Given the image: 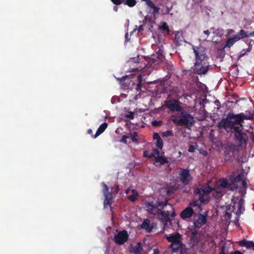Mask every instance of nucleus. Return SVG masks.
I'll use <instances>...</instances> for the list:
<instances>
[{
    "label": "nucleus",
    "mask_w": 254,
    "mask_h": 254,
    "mask_svg": "<svg viewBox=\"0 0 254 254\" xmlns=\"http://www.w3.org/2000/svg\"><path fill=\"white\" fill-rule=\"evenodd\" d=\"M254 115L248 111L246 114L241 113L235 114L233 113H229L225 118L218 123V127L220 129H224L227 132H234V137L239 146L246 145L247 143V135L242 131L241 128L243 127V124L245 120H252L254 119Z\"/></svg>",
    "instance_id": "nucleus-1"
},
{
    "label": "nucleus",
    "mask_w": 254,
    "mask_h": 254,
    "mask_svg": "<svg viewBox=\"0 0 254 254\" xmlns=\"http://www.w3.org/2000/svg\"><path fill=\"white\" fill-rule=\"evenodd\" d=\"M195 62L191 67L192 72L199 75L207 74L211 65L210 64L209 58L206 53L205 49L201 47H193Z\"/></svg>",
    "instance_id": "nucleus-2"
},
{
    "label": "nucleus",
    "mask_w": 254,
    "mask_h": 254,
    "mask_svg": "<svg viewBox=\"0 0 254 254\" xmlns=\"http://www.w3.org/2000/svg\"><path fill=\"white\" fill-rule=\"evenodd\" d=\"M169 205L168 200H157L156 202L151 201L146 203V210L150 214L161 216L162 222L167 224L170 222V210H165L163 209Z\"/></svg>",
    "instance_id": "nucleus-3"
},
{
    "label": "nucleus",
    "mask_w": 254,
    "mask_h": 254,
    "mask_svg": "<svg viewBox=\"0 0 254 254\" xmlns=\"http://www.w3.org/2000/svg\"><path fill=\"white\" fill-rule=\"evenodd\" d=\"M120 80L122 84H125L128 88L135 89L137 92L141 91L143 85L145 83L141 74L126 75L122 77Z\"/></svg>",
    "instance_id": "nucleus-4"
},
{
    "label": "nucleus",
    "mask_w": 254,
    "mask_h": 254,
    "mask_svg": "<svg viewBox=\"0 0 254 254\" xmlns=\"http://www.w3.org/2000/svg\"><path fill=\"white\" fill-rule=\"evenodd\" d=\"M173 123L178 126L191 127L194 123L193 117L183 109L172 116Z\"/></svg>",
    "instance_id": "nucleus-5"
},
{
    "label": "nucleus",
    "mask_w": 254,
    "mask_h": 254,
    "mask_svg": "<svg viewBox=\"0 0 254 254\" xmlns=\"http://www.w3.org/2000/svg\"><path fill=\"white\" fill-rule=\"evenodd\" d=\"M179 179L185 186L190 185L193 180V177L188 169H181L179 173Z\"/></svg>",
    "instance_id": "nucleus-6"
},
{
    "label": "nucleus",
    "mask_w": 254,
    "mask_h": 254,
    "mask_svg": "<svg viewBox=\"0 0 254 254\" xmlns=\"http://www.w3.org/2000/svg\"><path fill=\"white\" fill-rule=\"evenodd\" d=\"M165 107L172 112H178L183 109L180 105V102L176 99L167 100L165 102Z\"/></svg>",
    "instance_id": "nucleus-7"
},
{
    "label": "nucleus",
    "mask_w": 254,
    "mask_h": 254,
    "mask_svg": "<svg viewBox=\"0 0 254 254\" xmlns=\"http://www.w3.org/2000/svg\"><path fill=\"white\" fill-rule=\"evenodd\" d=\"M170 248L173 253H178L177 254H188V249L186 246L182 243L179 244H171Z\"/></svg>",
    "instance_id": "nucleus-8"
},
{
    "label": "nucleus",
    "mask_w": 254,
    "mask_h": 254,
    "mask_svg": "<svg viewBox=\"0 0 254 254\" xmlns=\"http://www.w3.org/2000/svg\"><path fill=\"white\" fill-rule=\"evenodd\" d=\"M128 235L126 230L120 231L118 234L115 235L114 241L118 245H123L128 240Z\"/></svg>",
    "instance_id": "nucleus-9"
},
{
    "label": "nucleus",
    "mask_w": 254,
    "mask_h": 254,
    "mask_svg": "<svg viewBox=\"0 0 254 254\" xmlns=\"http://www.w3.org/2000/svg\"><path fill=\"white\" fill-rule=\"evenodd\" d=\"M165 56L163 55V54L162 53L158 52L156 54H154L151 56V57L149 58L148 64L150 65V66L153 65H155L163 62Z\"/></svg>",
    "instance_id": "nucleus-10"
},
{
    "label": "nucleus",
    "mask_w": 254,
    "mask_h": 254,
    "mask_svg": "<svg viewBox=\"0 0 254 254\" xmlns=\"http://www.w3.org/2000/svg\"><path fill=\"white\" fill-rule=\"evenodd\" d=\"M207 213L202 214L201 213L198 214L197 218L194 221L193 225L195 229H199L203 225H204L207 220Z\"/></svg>",
    "instance_id": "nucleus-11"
},
{
    "label": "nucleus",
    "mask_w": 254,
    "mask_h": 254,
    "mask_svg": "<svg viewBox=\"0 0 254 254\" xmlns=\"http://www.w3.org/2000/svg\"><path fill=\"white\" fill-rule=\"evenodd\" d=\"M182 236L178 232L170 235L166 237L167 240L169 242H171V244H179V243H182Z\"/></svg>",
    "instance_id": "nucleus-12"
},
{
    "label": "nucleus",
    "mask_w": 254,
    "mask_h": 254,
    "mask_svg": "<svg viewBox=\"0 0 254 254\" xmlns=\"http://www.w3.org/2000/svg\"><path fill=\"white\" fill-rule=\"evenodd\" d=\"M194 213V209L191 207H187L183 210L181 214L180 217L183 220H186L190 218Z\"/></svg>",
    "instance_id": "nucleus-13"
},
{
    "label": "nucleus",
    "mask_w": 254,
    "mask_h": 254,
    "mask_svg": "<svg viewBox=\"0 0 254 254\" xmlns=\"http://www.w3.org/2000/svg\"><path fill=\"white\" fill-rule=\"evenodd\" d=\"M146 5L148 7H150L152 9V13L154 17L158 16L159 13L160 7L155 5L154 2L151 0H146Z\"/></svg>",
    "instance_id": "nucleus-14"
},
{
    "label": "nucleus",
    "mask_w": 254,
    "mask_h": 254,
    "mask_svg": "<svg viewBox=\"0 0 254 254\" xmlns=\"http://www.w3.org/2000/svg\"><path fill=\"white\" fill-rule=\"evenodd\" d=\"M239 245L241 247H245L248 249L253 250L254 251V242L253 241L244 239L239 242Z\"/></svg>",
    "instance_id": "nucleus-15"
},
{
    "label": "nucleus",
    "mask_w": 254,
    "mask_h": 254,
    "mask_svg": "<svg viewBox=\"0 0 254 254\" xmlns=\"http://www.w3.org/2000/svg\"><path fill=\"white\" fill-rule=\"evenodd\" d=\"M184 40L182 32L176 31L175 32V38L174 42L177 46L181 45L182 42Z\"/></svg>",
    "instance_id": "nucleus-16"
},
{
    "label": "nucleus",
    "mask_w": 254,
    "mask_h": 254,
    "mask_svg": "<svg viewBox=\"0 0 254 254\" xmlns=\"http://www.w3.org/2000/svg\"><path fill=\"white\" fill-rule=\"evenodd\" d=\"M158 29L162 34L166 35L170 34V30L166 22L164 21L161 23V24L158 26Z\"/></svg>",
    "instance_id": "nucleus-17"
},
{
    "label": "nucleus",
    "mask_w": 254,
    "mask_h": 254,
    "mask_svg": "<svg viewBox=\"0 0 254 254\" xmlns=\"http://www.w3.org/2000/svg\"><path fill=\"white\" fill-rule=\"evenodd\" d=\"M141 227L148 233H150L153 228V226L150 225V221L148 219H146L143 221Z\"/></svg>",
    "instance_id": "nucleus-18"
},
{
    "label": "nucleus",
    "mask_w": 254,
    "mask_h": 254,
    "mask_svg": "<svg viewBox=\"0 0 254 254\" xmlns=\"http://www.w3.org/2000/svg\"><path fill=\"white\" fill-rule=\"evenodd\" d=\"M199 240L197 237V231H193L191 233L190 237V244L192 247L195 246L198 244Z\"/></svg>",
    "instance_id": "nucleus-19"
},
{
    "label": "nucleus",
    "mask_w": 254,
    "mask_h": 254,
    "mask_svg": "<svg viewBox=\"0 0 254 254\" xmlns=\"http://www.w3.org/2000/svg\"><path fill=\"white\" fill-rule=\"evenodd\" d=\"M212 189L210 187H207L204 188H197L194 190L195 193H201L204 195H208L211 191Z\"/></svg>",
    "instance_id": "nucleus-20"
},
{
    "label": "nucleus",
    "mask_w": 254,
    "mask_h": 254,
    "mask_svg": "<svg viewBox=\"0 0 254 254\" xmlns=\"http://www.w3.org/2000/svg\"><path fill=\"white\" fill-rule=\"evenodd\" d=\"M142 249V244L140 242H138L134 247H131L130 249L129 252L134 254H140Z\"/></svg>",
    "instance_id": "nucleus-21"
},
{
    "label": "nucleus",
    "mask_w": 254,
    "mask_h": 254,
    "mask_svg": "<svg viewBox=\"0 0 254 254\" xmlns=\"http://www.w3.org/2000/svg\"><path fill=\"white\" fill-rule=\"evenodd\" d=\"M107 127L108 124L106 123H104L101 125L99 128H98L97 130L96 131V132L94 136V138H96L98 135H99L100 134L103 132L104 130L106 129Z\"/></svg>",
    "instance_id": "nucleus-22"
},
{
    "label": "nucleus",
    "mask_w": 254,
    "mask_h": 254,
    "mask_svg": "<svg viewBox=\"0 0 254 254\" xmlns=\"http://www.w3.org/2000/svg\"><path fill=\"white\" fill-rule=\"evenodd\" d=\"M131 191L132 193V194L127 196V198L129 201L134 202L137 200V197L139 196V193L137 191L134 189L131 190Z\"/></svg>",
    "instance_id": "nucleus-23"
},
{
    "label": "nucleus",
    "mask_w": 254,
    "mask_h": 254,
    "mask_svg": "<svg viewBox=\"0 0 254 254\" xmlns=\"http://www.w3.org/2000/svg\"><path fill=\"white\" fill-rule=\"evenodd\" d=\"M238 34L239 35V36L241 39L246 37L254 36V31L253 32L249 33L242 29Z\"/></svg>",
    "instance_id": "nucleus-24"
},
{
    "label": "nucleus",
    "mask_w": 254,
    "mask_h": 254,
    "mask_svg": "<svg viewBox=\"0 0 254 254\" xmlns=\"http://www.w3.org/2000/svg\"><path fill=\"white\" fill-rule=\"evenodd\" d=\"M244 200L240 199L237 203H234V207H237L238 208L237 213L241 214L242 213V208L244 206Z\"/></svg>",
    "instance_id": "nucleus-25"
},
{
    "label": "nucleus",
    "mask_w": 254,
    "mask_h": 254,
    "mask_svg": "<svg viewBox=\"0 0 254 254\" xmlns=\"http://www.w3.org/2000/svg\"><path fill=\"white\" fill-rule=\"evenodd\" d=\"M191 207V208H195V211H201L202 209L200 206V204L199 203V201L198 200L193 201L190 202L189 203V206Z\"/></svg>",
    "instance_id": "nucleus-26"
},
{
    "label": "nucleus",
    "mask_w": 254,
    "mask_h": 254,
    "mask_svg": "<svg viewBox=\"0 0 254 254\" xmlns=\"http://www.w3.org/2000/svg\"><path fill=\"white\" fill-rule=\"evenodd\" d=\"M198 194L199 200L203 203H207L209 202L210 198L208 195H204L201 193H196Z\"/></svg>",
    "instance_id": "nucleus-27"
},
{
    "label": "nucleus",
    "mask_w": 254,
    "mask_h": 254,
    "mask_svg": "<svg viewBox=\"0 0 254 254\" xmlns=\"http://www.w3.org/2000/svg\"><path fill=\"white\" fill-rule=\"evenodd\" d=\"M168 160L166 157H162V156H156L155 163H159L160 165H163L165 163H168Z\"/></svg>",
    "instance_id": "nucleus-28"
},
{
    "label": "nucleus",
    "mask_w": 254,
    "mask_h": 254,
    "mask_svg": "<svg viewBox=\"0 0 254 254\" xmlns=\"http://www.w3.org/2000/svg\"><path fill=\"white\" fill-rule=\"evenodd\" d=\"M105 199L104 201V206L106 207L107 205L110 206L112 203V194L104 195Z\"/></svg>",
    "instance_id": "nucleus-29"
},
{
    "label": "nucleus",
    "mask_w": 254,
    "mask_h": 254,
    "mask_svg": "<svg viewBox=\"0 0 254 254\" xmlns=\"http://www.w3.org/2000/svg\"><path fill=\"white\" fill-rule=\"evenodd\" d=\"M244 174L243 172L239 173L232 181L233 183H240L244 180Z\"/></svg>",
    "instance_id": "nucleus-30"
},
{
    "label": "nucleus",
    "mask_w": 254,
    "mask_h": 254,
    "mask_svg": "<svg viewBox=\"0 0 254 254\" xmlns=\"http://www.w3.org/2000/svg\"><path fill=\"white\" fill-rule=\"evenodd\" d=\"M102 185L103 186L102 191L104 194V195L112 194L111 192H109V188L105 183H102Z\"/></svg>",
    "instance_id": "nucleus-31"
},
{
    "label": "nucleus",
    "mask_w": 254,
    "mask_h": 254,
    "mask_svg": "<svg viewBox=\"0 0 254 254\" xmlns=\"http://www.w3.org/2000/svg\"><path fill=\"white\" fill-rule=\"evenodd\" d=\"M129 136L132 142H135L136 143H138L139 141L137 138L138 133L136 132L130 133V135Z\"/></svg>",
    "instance_id": "nucleus-32"
},
{
    "label": "nucleus",
    "mask_w": 254,
    "mask_h": 254,
    "mask_svg": "<svg viewBox=\"0 0 254 254\" xmlns=\"http://www.w3.org/2000/svg\"><path fill=\"white\" fill-rule=\"evenodd\" d=\"M136 4V0H124V4L127 5L129 7H133Z\"/></svg>",
    "instance_id": "nucleus-33"
},
{
    "label": "nucleus",
    "mask_w": 254,
    "mask_h": 254,
    "mask_svg": "<svg viewBox=\"0 0 254 254\" xmlns=\"http://www.w3.org/2000/svg\"><path fill=\"white\" fill-rule=\"evenodd\" d=\"M230 184L228 182L227 180H222L220 181V186L223 188H228Z\"/></svg>",
    "instance_id": "nucleus-34"
},
{
    "label": "nucleus",
    "mask_w": 254,
    "mask_h": 254,
    "mask_svg": "<svg viewBox=\"0 0 254 254\" xmlns=\"http://www.w3.org/2000/svg\"><path fill=\"white\" fill-rule=\"evenodd\" d=\"M129 136L127 135H124L121 140V142L126 143L127 144H128L130 143V140H129Z\"/></svg>",
    "instance_id": "nucleus-35"
},
{
    "label": "nucleus",
    "mask_w": 254,
    "mask_h": 254,
    "mask_svg": "<svg viewBox=\"0 0 254 254\" xmlns=\"http://www.w3.org/2000/svg\"><path fill=\"white\" fill-rule=\"evenodd\" d=\"M251 51V48H248L247 49H243L240 53L238 56L239 58H241L246 55L248 53Z\"/></svg>",
    "instance_id": "nucleus-36"
},
{
    "label": "nucleus",
    "mask_w": 254,
    "mask_h": 254,
    "mask_svg": "<svg viewBox=\"0 0 254 254\" xmlns=\"http://www.w3.org/2000/svg\"><path fill=\"white\" fill-rule=\"evenodd\" d=\"M238 97L237 94H232L229 98V100H230V102L237 104L239 101V100L237 99Z\"/></svg>",
    "instance_id": "nucleus-37"
},
{
    "label": "nucleus",
    "mask_w": 254,
    "mask_h": 254,
    "mask_svg": "<svg viewBox=\"0 0 254 254\" xmlns=\"http://www.w3.org/2000/svg\"><path fill=\"white\" fill-rule=\"evenodd\" d=\"M156 156H160V152L157 149H153L152 153H151L149 156L150 158L154 157L155 158Z\"/></svg>",
    "instance_id": "nucleus-38"
},
{
    "label": "nucleus",
    "mask_w": 254,
    "mask_h": 254,
    "mask_svg": "<svg viewBox=\"0 0 254 254\" xmlns=\"http://www.w3.org/2000/svg\"><path fill=\"white\" fill-rule=\"evenodd\" d=\"M161 135L162 137H168L173 136L174 135V134L172 130H167L162 132Z\"/></svg>",
    "instance_id": "nucleus-39"
},
{
    "label": "nucleus",
    "mask_w": 254,
    "mask_h": 254,
    "mask_svg": "<svg viewBox=\"0 0 254 254\" xmlns=\"http://www.w3.org/2000/svg\"><path fill=\"white\" fill-rule=\"evenodd\" d=\"M235 42L231 38L228 39L225 47L230 48L234 44Z\"/></svg>",
    "instance_id": "nucleus-40"
},
{
    "label": "nucleus",
    "mask_w": 254,
    "mask_h": 254,
    "mask_svg": "<svg viewBox=\"0 0 254 254\" xmlns=\"http://www.w3.org/2000/svg\"><path fill=\"white\" fill-rule=\"evenodd\" d=\"M156 146L160 149H162L163 146V142L161 138L156 140Z\"/></svg>",
    "instance_id": "nucleus-41"
},
{
    "label": "nucleus",
    "mask_w": 254,
    "mask_h": 254,
    "mask_svg": "<svg viewBox=\"0 0 254 254\" xmlns=\"http://www.w3.org/2000/svg\"><path fill=\"white\" fill-rule=\"evenodd\" d=\"M152 125L155 127H160L163 125V122L162 121H153L152 122Z\"/></svg>",
    "instance_id": "nucleus-42"
},
{
    "label": "nucleus",
    "mask_w": 254,
    "mask_h": 254,
    "mask_svg": "<svg viewBox=\"0 0 254 254\" xmlns=\"http://www.w3.org/2000/svg\"><path fill=\"white\" fill-rule=\"evenodd\" d=\"M168 205L169 206V210H170V214H171V216L172 217H174L176 214L174 211L173 205L170 204H169Z\"/></svg>",
    "instance_id": "nucleus-43"
},
{
    "label": "nucleus",
    "mask_w": 254,
    "mask_h": 254,
    "mask_svg": "<svg viewBox=\"0 0 254 254\" xmlns=\"http://www.w3.org/2000/svg\"><path fill=\"white\" fill-rule=\"evenodd\" d=\"M140 58L137 56L136 57H134L130 59V63H139L140 61Z\"/></svg>",
    "instance_id": "nucleus-44"
},
{
    "label": "nucleus",
    "mask_w": 254,
    "mask_h": 254,
    "mask_svg": "<svg viewBox=\"0 0 254 254\" xmlns=\"http://www.w3.org/2000/svg\"><path fill=\"white\" fill-rule=\"evenodd\" d=\"M173 6L172 5L170 7L167 6L165 9V12H162V14L166 15L168 14H170V11L172 9Z\"/></svg>",
    "instance_id": "nucleus-45"
},
{
    "label": "nucleus",
    "mask_w": 254,
    "mask_h": 254,
    "mask_svg": "<svg viewBox=\"0 0 254 254\" xmlns=\"http://www.w3.org/2000/svg\"><path fill=\"white\" fill-rule=\"evenodd\" d=\"M124 0H111V1L116 5H120L122 3H124Z\"/></svg>",
    "instance_id": "nucleus-46"
},
{
    "label": "nucleus",
    "mask_w": 254,
    "mask_h": 254,
    "mask_svg": "<svg viewBox=\"0 0 254 254\" xmlns=\"http://www.w3.org/2000/svg\"><path fill=\"white\" fill-rule=\"evenodd\" d=\"M126 117L129 119H133L134 118V113L132 112H129L126 115Z\"/></svg>",
    "instance_id": "nucleus-47"
},
{
    "label": "nucleus",
    "mask_w": 254,
    "mask_h": 254,
    "mask_svg": "<svg viewBox=\"0 0 254 254\" xmlns=\"http://www.w3.org/2000/svg\"><path fill=\"white\" fill-rule=\"evenodd\" d=\"M196 150V147L195 146L193 145H190L189 146L188 148V151L190 152H193Z\"/></svg>",
    "instance_id": "nucleus-48"
},
{
    "label": "nucleus",
    "mask_w": 254,
    "mask_h": 254,
    "mask_svg": "<svg viewBox=\"0 0 254 254\" xmlns=\"http://www.w3.org/2000/svg\"><path fill=\"white\" fill-rule=\"evenodd\" d=\"M234 41V42H236L237 41H238L239 40H240L241 39L240 38V37L239 36V35H238V34H237L236 35H235V36H234V37H233L232 38H231Z\"/></svg>",
    "instance_id": "nucleus-49"
},
{
    "label": "nucleus",
    "mask_w": 254,
    "mask_h": 254,
    "mask_svg": "<svg viewBox=\"0 0 254 254\" xmlns=\"http://www.w3.org/2000/svg\"><path fill=\"white\" fill-rule=\"evenodd\" d=\"M153 138L154 140H157L161 138L159 134L157 132H154L153 135Z\"/></svg>",
    "instance_id": "nucleus-50"
},
{
    "label": "nucleus",
    "mask_w": 254,
    "mask_h": 254,
    "mask_svg": "<svg viewBox=\"0 0 254 254\" xmlns=\"http://www.w3.org/2000/svg\"><path fill=\"white\" fill-rule=\"evenodd\" d=\"M241 185H242L244 189H246L247 188V184L245 180H242L241 182H240Z\"/></svg>",
    "instance_id": "nucleus-51"
},
{
    "label": "nucleus",
    "mask_w": 254,
    "mask_h": 254,
    "mask_svg": "<svg viewBox=\"0 0 254 254\" xmlns=\"http://www.w3.org/2000/svg\"><path fill=\"white\" fill-rule=\"evenodd\" d=\"M254 41L253 40H250V41L249 42V47L248 48H251V50H252V46H253V45L254 44Z\"/></svg>",
    "instance_id": "nucleus-52"
},
{
    "label": "nucleus",
    "mask_w": 254,
    "mask_h": 254,
    "mask_svg": "<svg viewBox=\"0 0 254 254\" xmlns=\"http://www.w3.org/2000/svg\"><path fill=\"white\" fill-rule=\"evenodd\" d=\"M219 254H227L225 252V247L224 246H222L221 247V252L219 253Z\"/></svg>",
    "instance_id": "nucleus-53"
},
{
    "label": "nucleus",
    "mask_w": 254,
    "mask_h": 254,
    "mask_svg": "<svg viewBox=\"0 0 254 254\" xmlns=\"http://www.w3.org/2000/svg\"><path fill=\"white\" fill-rule=\"evenodd\" d=\"M230 254H243L239 251H235L230 253Z\"/></svg>",
    "instance_id": "nucleus-54"
},
{
    "label": "nucleus",
    "mask_w": 254,
    "mask_h": 254,
    "mask_svg": "<svg viewBox=\"0 0 254 254\" xmlns=\"http://www.w3.org/2000/svg\"><path fill=\"white\" fill-rule=\"evenodd\" d=\"M203 33L205 34V35H206L207 37H208L210 34V32H209V30H204L203 31Z\"/></svg>",
    "instance_id": "nucleus-55"
},
{
    "label": "nucleus",
    "mask_w": 254,
    "mask_h": 254,
    "mask_svg": "<svg viewBox=\"0 0 254 254\" xmlns=\"http://www.w3.org/2000/svg\"><path fill=\"white\" fill-rule=\"evenodd\" d=\"M154 254H159V251L157 249H155L153 250Z\"/></svg>",
    "instance_id": "nucleus-56"
},
{
    "label": "nucleus",
    "mask_w": 254,
    "mask_h": 254,
    "mask_svg": "<svg viewBox=\"0 0 254 254\" xmlns=\"http://www.w3.org/2000/svg\"><path fill=\"white\" fill-rule=\"evenodd\" d=\"M250 138L253 142H254V134L253 132H252L250 135Z\"/></svg>",
    "instance_id": "nucleus-57"
},
{
    "label": "nucleus",
    "mask_w": 254,
    "mask_h": 254,
    "mask_svg": "<svg viewBox=\"0 0 254 254\" xmlns=\"http://www.w3.org/2000/svg\"><path fill=\"white\" fill-rule=\"evenodd\" d=\"M130 191V188H127L126 190H125V193L126 194H128Z\"/></svg>",
    "instance_id": "nucleus-58"
},
{
    "label": "nucleus",
    "mask_w": 254,
    "mask_h": 254,
    "mask_svg": "<svg viewBox=\"0 0 254 254\" xmlns=\"http://www.w3.org/2000/svg\"><path fill=\"white\" fill-rule=\"evenodd\" d=\"M115 190H116V193H117L119 190V187L118 185H117L116 186Z\"/></svg>",
    "instance_id": "nucleus-59"
},
{
    "label": "nucleus",
    "mask_w": 254,
    "mask_h": 254,
    "mask_svg": "<svg viewBox=\"0 0 254 254\" xmlns=\"http://www.w3.org/2000/svg\"><path fill=\"white\" fill-rule=\"evenodd\" d=\"M125 38L126 39V41H128V34L127 33L125 35Z\"/></svg>",
    "instance_id": "nucleus-60"
},
{
    "label": "nucleus",
    "mask_w": 254,
    "mask_h": 254,
    "mask_svg": "<svg viewBox=\"0 0 254 254\" xmlns=\"http://www.w3.org/2000/svg\"><path fill=\"white\" fill-rule=\"evenodd\" d=\"M148 152L147 151H145L143 153V156L144 157H146L147 156Z\"/></svg>",
    "instance_id": "nucleus-61"
},
{
    "label": "nucleus",
    "mask_w": 254,
    "mask_h": 254,
    "mask_svg": "<svg viewBox=\"0 0 254 254\" xmlns=\"http://www.w3.org/2000/svg\"><path fill=\"white\" fill-rule=\"evenodd\" d=\"M88 134H91L92 133V130L91 129H89L87 131Z\"/></svg>",
    "instance_id": "nucleus-62"
},
{
    "label": "nucleus",
    "mask_w": 254,
    "mask_h": 254,
    "mask_svg": "<svg viewBox=\"0 0 254 254\" xmlns=\"http://www.w3.org/2000/svg\"><path fill=\"white\" fill-rule=\"evenodd\" d=\"M229 31V33H232L234 32V30L233 29H230Z\"/></svg>",
    "instance_id": "nucleus-63"
},
{
    "label": "nucleus",
    "mask_w": 254,
    "mask_h": 254,
    "mask_svg": "<svg viewBox=\"0 0 254 254\" xmlns=\"http://www.w3.org/2000/svg\"><path fill=\"white\" fill-rule=\"evenodd\" d=\"M114 9L115 10L117 11V9H118V8H117L116 6H114Z\"/></svg>",
    "instance_id": "nucleus-64"
}]
</instances>
